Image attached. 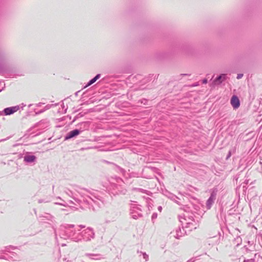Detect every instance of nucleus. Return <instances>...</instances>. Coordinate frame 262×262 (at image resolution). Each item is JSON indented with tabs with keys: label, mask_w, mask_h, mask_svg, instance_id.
<instances>
[{
	"label": "nucleus",
	"mask_w": 262,
	"mask_h": 262,
	"mask_svg": "<svg viewBox=\"0 0 262 262\" xmlns=\"http://www.w3.org/2000/svg\"><path fill=\"white\" fill-rule=\"evenodd\" d=\"M231 104L234 109H236L239 107L240 105V102L239 99L236 96H233L231 99Z\"/></svg>",
	"instance_id": "1"
},
{
	"label": "nucleus",
	"mask_w": 262,
	"mask_h": 262,
	"mask_svg": "<svg viewBox=\"0 0 262 262\" xmlns=\"http://www.w3.org/2000/svg\"><path fill=\"white\" fill-rule=\"evenodd\" d=\"M19 109V107L17 106L7 107L6 108L4 112L6 115H10L11 114H13L15 112H16Z\"/></svg>",
	"instance_id": "2"
},
{
	"label": "nucleus",
	"mask_w": 262,
	"mask_h": 262,
	"mask_svg": "<svg viewBox=\"0 0 262 262\" xmlns=\"http://www.w3.org/2000/svg\"><path fill=\"white\" fill-rule=\"evenodd\" d=\"M225 79H226V75L222 74L215 79L214 82L216 84H220L221 83H222V82L223 81L225 80Z\"/></svg>",
	"instance_id": "3"
},
{
	"label": "nucleus",
	"mask_w": 262,
	"mask_h": 262,
	"mask_svg": "<svg viewBox=\"0 0 262 262\" xmlns=\"http://www.w3.org/2000/svg\"><path fill=\"white\" fill-rule=\"evenodd\" d=\"M79 134V131L78 129L72 130L69 133L68 137H67V139L72 138Z\"/></svg>",
	"instance_id": "4"
},
{
	"label": "nucleus",
	"mask_w": 262,
	"mask_h": 262,
	"mask_svg": "<svg viewBox=\"0 0 262 262\" xmlns=\"http://www.w3.org/2000/svg\"><path fill=\"white\" fill-rule=\"evenodd\" d=\"M25 161L28 162H33L35 159V157L34 156H27L24 158Z\"/></svg>",
	"instance_id": "5"
},
{
	"label": "nucleus",
	"mask_w": 262,
	"mask_h": 262,
	"mask_svg": "<svg viewBox=\"0 0 262 262\" xmlns=\"http://www.w3.org/2000/svg\"><path fill=\"white\" fill-rule=\"evenodd\" d=\"M99 77V75H96L94 78H93L92 79H91L88 84L86 85V87L90 86V85L94 83Z\"/></svg>",
	"instance_id": "6"
},
{
	"label": "nucleus",
	"mask_w": 262,
	"mask_h": 262,
	"mask_svg": "<svg viewBox=\"0 0 262 262\" xmlns=\"http://www.w3.org/2000/svg\"><path fill=\"white\" fill-rule=\"evenodd\" d=\"M243 74H238L237 76V79H239L242 78L243 77Z\"/></svg>",
	"instance_id": "7"
},
{
	"label": "nucleus",
	"mask_w": 262,
	"mask_h": 262,
	"mask_svg": "<svg viewBox=\"0 0 262 262\" xmlns=\"http://www.w3.org/2000/svg\"><path fill=\"white\" fill-rule=\"evenodd\" d=\"M207 82V79H204L203 81V83H206Z\"/></svg>",
	"instance_id": "8"
}]
</instances>
